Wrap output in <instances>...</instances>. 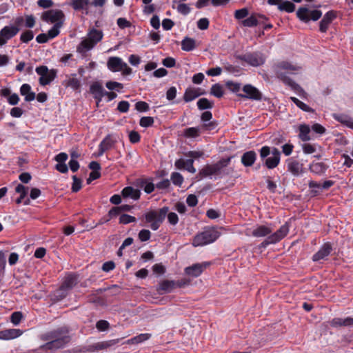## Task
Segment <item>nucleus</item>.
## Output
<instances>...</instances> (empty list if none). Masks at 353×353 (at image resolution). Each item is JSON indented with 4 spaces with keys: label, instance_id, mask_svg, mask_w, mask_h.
<instances>
[{
    "label": "nucleus",
    "instance_id": "obj_1",
    "mask_svg": "<svg viewBox=\"0 0 353 353\" xmlns=\"http://www.w3.org/2000/svg\"><path fill=\"white\" fill-rule=\"evenodd\" d=\"M301 67L296 64H293L288 61H281L275 65L274 70L276 73L278 78L283 81V83L290 86L295 90H303L301 87L293 81L290 78L288 77L285 74H296L300 70Z\"/></svg>",
    "mask_w": 353,
    "mask_h": 353
},
{
    "label": "nucleus",
    "instance_id": "obj_2",
    "mask_svg": "<svg viewBox=\"0 0 353 353\" xmlns=\"http://www.w3.org/2000/svg\"><path fill=\"white\" fill-rule=\"evenodd\" d=\"M68 332V329L66 327H59L50 332L48 334V339H51V341L45 344L42 347L52 350L64 347L70 341Z\"/></svg>",
    "mask_w": 353,
    "mask_h": 353
},
{
    "label": "nucleus",
    "instance_id": "obj_3",
    "mask_svg": "<svg viewBox=\"0 0 353 353\" xmlns=\"http://www.w3.org/2000/svg\"><path fill=\"white\" fill-rule=\"evenodd\" d=\"M103 34L101 30L95 28L91 29L85 38H84L77 46V52H85L92 49L95 45L101 41Z\"/></svg>",
    "mask_w": 353,
    "mask_h": 353
},
{
    "label": "nucleus",
    "instance_id": "obj_4",
    "mask_svg": "<svg viewBox=\"0 0 353 353\" xmlns=\"http://www.w3.org/2000/svg\"><path fill=\"white\" fill-rule=\"evenodd\" d=\"M168 212V208L164 207L158 210H150L144 214L145 223L152 230H157Z\"/></svg>",
    "mask_w": 353,
    "mask_h": 353
},
{
    "label": "nucleus",
    "instance_id": "obj_5",
    "mask_svg": "<svg viewBox=\"0 0 353 353\" xmlns=\"http://www.w3.org/2000/svg\"><path fill=\"white\" fill-rule=\"evenodd\" d=\"M220 233L213 228H209L203 232L197 234L192 240V245L194 247L203 246L215 241L219 236Z\"/></svg>",
    "mask_w": 353,
    "mask_h": 353
},
{
    "label": "nucleus",
    "instance_id": "obj_6",
    "mask_svg": "<svg viewBox=\"0 0 353 353\" xmlns=\"http://www.w3.org/2000/svg\"><path fill=\"white\" fill-rule=\"evenodd\" d=\"M107 66L111 71L122 72L124 75H129L132 73V69L120 57H110L107 62Z\"/></svg>",
    "mask_w": 353,
    "mask_h": 353
},
{
    "label": "nucleus",
    "instance_id": "obj_7",
    "mask_svg": "<svg viewBox=\"0 0 353 353\" xmlns=\"http://www.w3.org/2000/svg\"><path fill=\"white\" fill-rule=\"evenodd\" d=\"M37 73L40 75L39 83L41 85H46L52 81L57 75V72L54 70H49L47 66L42 65L36 68Z\"/></svg>",
    "mask_w": 353,
    "mask_h": 353
},
{
    "label": "nucleus",
    "instance_id": "obj_8",
    "mask_svg": "<svg viewBox=\"0 0 353 353\" xmlns=\"http://www.w3.org/2000/svg\"><path fill=\"white\" fill-rule=\"evenodd\" d=\"M230 162V159H222L217 163L212 165H205L199 172L202 176H208L212 174H216L220 172L221 170L227 166Z\"/></svg>",
    "mask_w": 353,
    "mask_h": 353
},
{
    "label": "nucleus",
    "instance_id": "obj_9",
    "mask_svg": "<svg viewBox=\"0 0 353 353\" xmlns=\"http://www.w3.org/2000/svg\"><path fill=\"white\" fill-rule=\"evenodd\" d=\"M296 15L300 20L307 22L310 19L313 21L318 20L321 17L322 12L318 10L310 11L306 8H300L296 11Z\"/></svg>",
    "mask_w": 353,
    "mask_h": 353
},
{
    "label": "nucleus",
    "instance_id": "obj_10",
    "mask_svg": "<svg viewBox=\"0 0 353 353\" xmlns=\"http://www.w3.org/2000/svg\"><path fill=\"white\" fill-rule=\"evenodd\" d=\"M243 93L238 94L241 98L249 99L251 100L260 101L262 99L261 92L255 87L250 84L245 85L242 88Z\"/></svg>",
    "mask_w": 353,
    "mask_h": 353
},
{
    "label": "nucleus",
    "instance_id": "obj_11",
    "mask_svg": "<svg viewBox=\"0 0 353 353\" xmlns=\"http://www.w3.org/2000/svg\"><path fill=\"white\" fill-rule=\"evenodd\" d=\"M65 15L60 10H50L43 13L41 19L50 23H63Z\"/></svg>",
    "mask_w": 353,
    "mask_h": 353
},
{
    "label": "nucleus",
    "instance_id": "obj_12",
    "mask_svg": "<svg viewBox=\"0 0 353 353\" xmlns=\"http://www.w3.org/2000/svg\"><path fill=\"white\" fill-rule=\"evenodd\" d=\"M289 232V225L286 223L283 225L278 230L271 235H269L265 240V243L273 244L280 241L283 239Z\"/></svg>",
    "mask_w": 353,
    "mask_h": 353
},
{
    "label": "nucleus",
    "instance_id": "obj_13",
    "mask_svg": "<svg viewBox=\"0 0 353 353\" xmlns=\"http://www.w3.org/2000/svg\"><path fill=\"white\" fill-rule=\"evenodd\" d=\"M19 28L14 26H7L3 28L0 31V46L5 45L8 40L14 37Z\"/></svg>",
    "mask_w": 353,
    "mask_h": 353
},
{
    "label": "nucleus",
    "instance_id": "obj_14",
    "mask_svg": "<svg viewBox=\"0 0 353 353\" xmlns=\"http://www.w3.org/2000/svg\"><path fill=\"white\" fill-rule=\"evenodd\" d=\"M210 263L204 262L202 263H195L191 266L185 268V272L187 275L192 277H197L201 274L205 269L209 266Z\"/></svg>",
    "mask_w": 353,
    "mask_h": 353
},
{
    "label": "nucleus",
    "instance_id": "obj_15",
    "mask_svg": "<svg viewBox=\"0 0 353 353\" xmlns=\"http://www.w3.org/2000/svg\"><path fill=\"white\" fill-rule=\"evenodd\" d=\"M214 127H215L214 123L212 122H210L208 123H204L201 128H188L184 130V135L188 138H195L199 135L201 130L203 129V130H210L214 129Z\"/></svg>",
    "mask_w": 353,
    "mask_h": 353
},
{
    "label": "nucleus",
    "instance_id": "obj_16",
    "mask_svg": "<svg viewBox=\"0 0 353 353\" xmlns=\"http://www.w3.org/2000/svg\"><path fill=\"white\" fill-rule=\"evenodd\" d=\"M119 342V339H112L106 341H101L90 345L88 347V350L90 352H95L101 350L107 349L111 346L117 344Z\"/></svg>",
    "mask_w": 353,
    "mask_h": 353
},
{
    "label": "nucleus",
    "instance_id": "obj_17",
    "mask_svg": "<svg viewBox=\"0 0 353 353\" xmlns=\"http://www.w3.org/2000/svg\"><path fill=\"white\" fill-rule=\"evenodd\" d=\"M194 160L192 159L185 160L179 159L175 161V166L177 169H185L190 173H195L196 169L193 166Z\"/></svg>",
    "mask_w": 353,
    "mask_h": 353
},
{
    "label": "nucleus",
    "instance_id": "obj_18",
    "mask_svg": "<svg viewBox=\"0 0 353 353\" xmlns=\"http://www.w3.org/2000/svg\"><path fill=\"white\" fill-rule=\"evenodd\" d=\"M336 17V12L333 10L327 12L320 21L319 30L322 32H325L329 25Z\"/></svg>",
    "mask_w": 353,
    "mask_h": 353
},
{
    "label": "nucleus",
    "instance_id": "obj_19",
    "mask_svg": "<svg viewBox=\"0 0 353 353\" xmlns=\"http://www.w3.org/2000/svg\"><path fill=\"white\" fill-rule=\"evenodd\" d=\"M77 276L75 274H70L65 277L64 281L63 282L59 291L63 292L70 290L77 285Z\"/></svg>",
    "mask_w": 353,
    "mask_h": 353
},
{
    "label": "nucleus",
    "instance_id": "obj_20",
    "mask_svg": "<svg viewBox=\"0 0 353 353\" xmlns=\"http://www.w3.org/2000/svg\"><path fill=\"white\" fill-rule=\"evenodd\" d=\"M116 142V140L112 139L110 134L107 135L103 140L100 143L99 146V156L102 155L105 151L110 149L114 143Z\"/></svg>",
    "mask_w": 353,
    "mask_h": 353
},
{
    "label": "nucleus",
    "instance_id": "obj_21",
    "mask_svg": "<svg viewBox=\"0 0 353 353\" xmlns=\"http://www.w3.org/2000/svg\"><path fill=\"white\" fill-rule=\"evenodd\" d=\"M176 288V282L174 281L164 280L159 283L157 291L159 294H163L164 293L170 292L174 288Z\"/></svg>",
    "mask_w": 353,
    "mask_h": 353
},
{
    "label": "nucleus",
    "instance_id": "obj_22",
    "mask_svg": "<svg viewBox=\"0 0 353 353\" xmlns=\"http://www.w3.org/2000/svg\"><path fill=\"white\" fill-rule=\"evenodd\" d=\"M288 170L294 176H299L303 172V165L299 161L289 159L287 163Z\"/></svg>",
    "mask_w": 353,
    "mask_h": 353
},
{
    "label": "nucleus",
    "instance_id": "obj_23",
    "mask_svg": "<svg viewBox=\"0 0 353 353\" xmlns=\"http://www.w3.org/2000/svg\"><path fill=\"white\" fill-rule=\"evenodd\" d=\"M22 332L19 329H8L0 332V339L10 340L21 336Z\"/></svg>",
    "mask_w": 353,
    "mask_h": 353
},
{
    "label": "nucleus",
    "instance_id": "obj_24",
    "mask_svg": "<svg viewBox=\"0 0 353 353\" xmlns=\"http://www.w3.org/2000/svg\"><path fill=\"white\" fill-rule=\"evenodd\" d=\"M244 60L252 66H259L264 63V59L258 54H245Z\"/></svg>",
    "mask_w": 353,
    "mask_h": 353
},
{
    "label": "nucleus",
    "instance_id": "obj_25",
    "mask_svg": "<svg viewBox=\"0 0 353 353\" xmlns=\"http://www.w3.org/2000/svg\"><path fill=\"white\" fill-rule=\"evenodd\" d=\"M332 250L330 245L325 243L322 248L313 256L312 259L314 261H318L324 259L327 256Z\"/></svg>",
    "mask_w": 353,
    "mask_h": 353
},
{
    "label": "nucleus",
    "instance_id": "obj_26",
    "mask_svg": "<svg viewBox=\"0 0 353 353\" xmlns=\"http://www.w3.org/2000/svg\"><path fill=\"white\" fill-rule=\"evenodd\" d=\"M200 88H188L183 96V99L186 102L191 101L196 99V97H199L201 94H203L204 92H200Z\"/></svg>",
    "mask_w": 353,
    "mask_h": 353
},
{
    "label": "nucleus",
    "instance_id": "obj_27",
    "mask_svg": "<svg viewBox=\"0 0 353 353\" xmlns=\"http://www.w3.org/2000/svg\"><path fill=\"white\" fill-rule=\"evenodd\" d=\"M272 228L266 225H258L252 231V235L254 237H264L272 232Z\"/></svg>",
    "mask_w": 353,
    "mask_h": 353
},
{
    "label": "nucleus",
    "instance_id": "obj_28",
    "mask_svg": "<svg viewBox=\"0 0 353 353\" xmlns=\"http://www.w3.org/2000/svg\"><path fill=\"white\" fill-rule=\"evenodd\" d=\"M256 158V154L254 151H248L245 152L241 157V163L246 167L254 164Z\"/></svg>",
    "mask_w": 353,
    "mask_h": 353
},
{
    "label": "nucleus",
    "instance_id": "obj_29",
    "mask_svg": "<svg viewBox=\"0 0 353 353\" xmlns=\"http://www.w3.org/2000/svg\"><path fill=\"white\" fill-rule=\"evenodd\" d=\"M121 194L124 198H131L134 200H137L140 197V191L130 186L123 188Z\"/></svg>",
    "mask_w": 353,
    "mask_h": 353
},
{
    "label": "nucleus",
    "instance_id": "obj_30",
    "mask_svg": "<svg viewBox=\"0 0 353 353\" xmlns=\"http://www.w3.org/2000/svg\"><path fill=\"white\" fill-rule=\"evenodd\" d=\"M90 92L95 99L101 101L102 97H104L105 90L99 83L96 82L90 86Z\"/></svg>",
    "mask_w": 353,
    "mask_h": 353
},
{
    "label": "nucleus",
    "instance_id": "obj_31",
    "mask_svg": "<svg viewBox=\"0 0 353 353\" xmlns=\"http://www.w3.org/2000/svg\"><path fill=\"white\" fill-rule=\"evenodd\" d=\"M279 157L281 158L280 151L276 148H272V149L269 146H263L260 150V157L262 159L266 158L268 155Z\"/></svg>",
    "mask_w": 353,
    "mask_h": 353
},
{
    "label": "nucleus",
    "instance_id": "obj_32",
    "mask_svg": "<svg viewBox=\"0 0 353 353\" xmlns=\"http://www.w3.org/2000/svg\"><path fill=\"white\" fill-rule=\"evenodd\" d=\"M21 94L25 97L26 101H32L35 99V93L31 92V87L29 84H23L20 88Z\"/></svg>",
    "mask_w": 353,
    "mask_h": 353
},
{
    "label": "nucleus",
    "instance_id": "obj_33",
    "mask_svg": "<svg viewBox=\"0 0 353 353\" xmlns=\"http://www.w3.org/2000/svg\"><path fill=\"white\" fill-rule=\"evenodd\" d=\"M197 47L196 41L190 37H185L181 41V49L186 52L193 50Z\"/></svg>",
    "mask_w": 353,
    "mask_h": 353
},
{
    "label": "nucleus",
    "instance_id": "obj_34",
    "mask_svg": "<svg viewBox=\"0 0 353 353\" xmlns=\"http://www.w3.org/2000/svg\"><path fill=\"white\" fill-rule=\"evenodd\" d=\"M334 117L342 124L353 129V119L345 114H334Z\"/></svg>",
    "mask_w": 353,
    "mask_h": 353
},
{
    "label": "nucleus",
    "instance_id": "obj_35",
    "mask_svg": "<svg viewBox=\"0 0 353 353\" xmlns=\"http://www.w3.org/2000/svg\"><path fill=\"white\" fill-rule=\"evenodd\" d=\"M28 188L22 184H18L15 188L16 192L19 193V197L16 200L17 204L21 203L27 195Z\"/></svg>",
    "mask_w": 353,
    "mask_h": 353
},
{
    "label": "nucleus",
    "instance_id": "obj_36",
    "mask_svg": "<svg viewBox=\"0 0 353 353\" xmlns=\"http://www.w3.org/2000/svg\"><path fill=\"white\" fill-rule=\"evenodd\" d=\"M310 132V127L307 125H301L299 127V138L303 141H307L310 140V137L309 136V133Z\"/></svg>",
    "mask_w": 353,
    "mask_h": 353
},
{
    "label": "nucleus",
    "instance_id": "obj_37",
    "mask_svg": "<svg viewBox=\"0 0 353 353\" xmlns=\"http://www.w3.org/2000/svg\"><path fill=\"white\" fill-rule=\"evenodd\" d=\"M279 162H280V157H275V156H271V157L265 159L264 164L268 169H273V168H276L279 164Z\"/></svg>",
    "mask_w": 353,
    "mask_h": 353
},
{
    "label": "nucleus",
    "instance_id": "obj_38",
    "mask_svg": "<svg viewBox=\"0 0 353 353\" xmlns=\"http://www.w3.org/2000/svg\"><path fill=\"white\" fill-rule=\"evenodd\" d=\"M151 336L150 334H141L138 336H136L130 340L128 341V344H137L141 342H143L145 341L148 340Z\"/></svg>",
    "mask_w": 353,
    "mask_h": 353
},
{
    "label": "nucleus",
    "instance_id": "obj_39",
    "mask_svg": "<svg viewBox=\"0 0 353 353\" xmlns=\"http://www.w3.org/2000/svg\"><path fill=\"white\" fill-rule=\"evenodd\" d=\"M326 166L323 163H313L310 165V170L316 174H321L325 171Z\"/></svg>",
    "mask_w": 353,
    "mask_h": 353
},
{
    "label": "nucleus",
    "instance_id": "obj_40",
    "mask_svg": "<svg viewBox=\"0 0 353 353\" xmlns=\"http://www.w3.org/2000/svg\"><path fill=\"white\" fill-rule=\"evenodd\" d=\"M279 9L281 11H286L288 12H292L295 9V6L294 3L289 1H281L279 4Z\"/></svg>",
    "mask_w": 353,
    "mask_h": 353
},
{
    "label": "nucleus",
    "instance_id": "obj_41",
    "mask_svg": "<svg viewBox=\"0 0 353 353\" xmlns=\"http://www.w3.org/2000/svg\"><path fill=\"white\" fill-rule=\"evenodd\" d=\"M226 87L232 92L236 93L237 95L240 94L239 92L242 90V88L239 83L228 81L225 83Z\"/></svg>",
    "mask_w": 353,
    "mask_h": 353
},
{
    "label": "nucleus",
    "instance_id": "obj_42",
    "mask_svg": "<svg viewBox=\"0 0 353 353\" xmlns=\"http://www.w3.org/2000/svg\"><path fill=\"white\" fill-rule=\"evenodd\" d=\"M90 0H73L72 6L76 10L84 9L89 4Z\"/></svg>",
    "mask_w": 353,
    "mask_h": 353
},
{
    "label": "nucleus",
    "instance_id": "obj_43",
    "mask_svg": "<svg viewBox=\"0 0 353 353\" xmlns=\"http://www.w3.org/2000/svg\"><path fill=\"white\" fill-rule=\"evenodd\" d=\"M210 93L212 95L220 98L223 95V87L220 84L216 83L212 86Z\"/></svg>",
    "mask_w": 353,
    "mask_h": 353
},
{
    "label": "nucleus",
    "instance_id": "obj_44",
    "mask_svg": "<svg viewBox=\"0 0 353 353\" xmlns=\"http://www.w3.org/2000/svg\"><path fill=\"white\" fill-rule=\"evenodd\" d=\"M73 75L67 80L65 85L68 87L72 88L74 90H77L80 87L79 80Z\"/></svg>",
    "mask_w": 353,
    "mask_h": 353
},
{
    "label": "nucleus",
    "instance_id": "obj_45",
    "mask_svg": "<svg viewBox=\"0 0 353 353\" xmlns=\"http://www.w3.org/2000/svg\"><path fill=\"white\" fill-rule=\"evenodd\" d=\"M62 26V23H58L48 30L47 34L49 39H53L57 37L59 33V29Z\"/></svg>",
    "mask_w": 353,
    "mask_h": 353
},
{
    "label": "nucleus",
    "instance_id": "obj_46",
    "mask_svg": "<svg viewBox=\"0 0 353 353\" xmlns=\"http://www.w3.org/2000/svg\"><path fill=\"white\" fill-rule=\"evenodd\" d=\"M197 105L200 110L210 109L212 108V103L206 98L200 99L197 101Z\"/></svg>",
    "mask_w": 353,
    "mask_h": 353
},
{
    "label": "nucleus",
    "instance_id": "obj_47",
    "mask_svg": "<svg viewBox=\"0 0 353 353\" xmlns=\"http://www.w3.org/2000/svg\"><path fill=\"white\" fill-rule=\"evenodd\" d=\"M290 99L301 110L305 112H312L313 110L309 107L307 104L304 103L301 101L299 100L296 97H291Z\"/></svg>",
    "mask_w": 353,
    "mask_h": 353
},
{
    "label": "nucleus",
    "instance_id": "obj_48",
    "mask_svg": "<svg viewBox=\"0 0 353 353\" xmlns=\"http://www.w3.org/2000/svg\"><path fill=\"white\" fill-rule=\"evenodd\" d=\"M171 180L174 185L181 186L183 182V177L179 172H173L171 174Z\"/></svg>",
    "mask_w": 353,
    "mask_h": 353
},
{
    "label": "nucleus",
    "instance_id": "obj_49",
    "mask_svg": "<svg viewBox=\"0 0 353 353\" xmlns=\"http://www.w3.org/2000/svg\"><path fill=\"white\" fill-rule=\"evenodd\" d=\"M243 24L246 27L256 26L258 24V19L256 17L251 16L243 21Z\"/></svg>",
    "mask_w": 353,
    "mask_h": 353
},
{
    "label": "nucleus",
    "instance_id": "obj_50",
    "mask_svg": "<svg viewBox=\"0 0 353 353\" xmlns=\"http://www.w3.org/2000/svg\"><path fill=\"white\" fill-rule=\"evenodd\" d=\"M136 218L128 214H122L119 218V223L121 224H128L130 223L135 222Z\"/></svg>",
    "mask_w": 353,
    "mask_h": 353
},
{
    "label": "nucleus",
    "instance_id": "obj_51",
    "mask_svg": "<svg viewBox=\"0 0 353 353\" xmlns=\"http://www.w3.org/2000/svg\"><path fill=\"white\" fill-rule=\"evenodd\" d=\"M154 123V119L151 117H143L140 119L139 124L141 126L147 128L151 126Z\"/></svg>",
    "mask_w": 353,
    "mask_h": 353
},
{
    "label": "nucleus",
    "instance_id": "obj_52",
    "mask_svg": "<svg viewBox=\"0 0 353 353\" xmlns=\"http://www.w3.org/2000/svg\"><path fill=\"white\" fill-rule=\"evenodd\" d=\"M330 325L333 327L347 326V322H346V318H335L332 320V321L330 322Z\"/></svg>",
    "mask_w": 353,
    "mask_h": 353
},
{
    "label": "nucleus",
    "instance_id": "obj_53",
    "mask_svg": "<svg viewBox=\"0 0 353 353\" xmlns=\"http://www.w3.org/2000/svg\"><path fill=\"white\" fill-rule=\"evenodd\" d=\"M34 37L33 32L31 30H27L21 34V40L23 43H28Z\"/></svg>",
    "mask_w": 353,
    "mask_h": 353
},
{
    "label": "nucleus",
    "instance_id": "obj_54",
    "mask_svg": "<svg viewBox=\"0 0 353 353\" xmlns=\"http://www.w3.org/2000/svg\"><path fill=\"white\" fill-rule=\"evenodd\" d=\"M6 263V255L3 251H0V276L3 274Z\"/></svg>",
    "mask_w": 353,
    "mask_h": 353
},
{
    "label": "nucleus",
    "instance_id": "obj_55",
    "mask_svg": "<svg viewBox=\"0 0 353 353\" xmlns=\"http://www.w3.org/2000/svg\"><path fill=\"white\" fill-rule=\"evenodd\" d=\"M302 149L303 152L307 154H312L316 152L315 145H312L310 143H303L302 145Z\"/></svg>",
    "mask_w": 353,
    "mask_h": 353
},
{
    "label": "nucleus",
    "instance_id": "obj_56",
    "mask_svg": "<svg viewBox=\"0 0 353 353\" xmlns=\"http://www.w3.org/2000/svg\"><path fill=\"white\" fill-rule=\"evenodd\" d=\"M72 190L77 192L81 188V180L78 179L75 175L72 176Z\"/></svg>",
    "mask_w": 353,
    "mask_h": 353
},
{
    "label": "nucleus",
    "instance_id": "obj_57",
    "mask_svg": "<svg viewBox=\"0 0 353 353\" xmlns=\"http://www.w3.org/2000/svg\"><path fill=\"white\" fill-rule=\"evenodd\" d=\"M106 88L110 90H120L123 88V85L116 81H108L105 84Z\"/></svg>",
    "mask_w": 353,
    "mask_h": 353
},
{
    "label": "nucleus",
    "instance_id": "obj_58",
    "mask_svg": "<svg viewBox=\"0 0 353 353\" xmlns=\"http://www.w3.org/2000/svg\"><path fill=\"white\" fill-rule=\"evenodd\" d=\"M23 317L22 313L20 312H14L10 316L11 322L14 325H18Z\"/></svg>",
    "mask_w": 353,
    "mask_h": 353
},
{
    "label": "nucleus",
    "instance_id": "obj_59",
    "mask_svg": "<svg viewBox=\"0 0 353 353\" xmlns=\"http://www.w3.org/2000/svg\"><path fill=\"white\" fill-rule=\"evenodd\" d=\"M197 27L199 29L204 30L209 27V20L207 18H201L197 21Z\"/></svg>",
    "mask_w": 353,
    "mask_h": 353
},
{
    "label": "nucleus",
    "instance_id": "obj_60",
    "mask_svg": "<svg viewBox=\"0 0 353 353\" xmlns=\"http://www.w3.org/2000/svg\"><path fill=\"white\" fill-rule=\"evenodd\" d=\"M177 11L183 15H186L190 13V8L185 3H179L177 6Z\"/></svg>",
    "mask_w": 353,
    "mask_h": 353
},
{
    "label": "nucleus",
    "instance_id": "obj_61",
    "mask_svg": "<svg viewBox=\"0 0 353 353\" xmlns=\"http://www.w3.org/2000/svg\"><path fill=\"white\" fill-rule=\"evenodd\" d=\"M151 233L148 230H141L139 233V238L141 241H146L150 239Z\"/></svg>",
    "mask_w": 353,
    "mask_h": 353
},
{
    "label": "nucleus",
    "instance_id": "obj_62",
    "mask_svg": "<svg viewBox=\"0 0 353 353\" xmlns=\"http://www.w3.org/2000/svg\"><path fill=\"white\" fill-rule=\"evenodd\" d=\"M109 323L105 320H100L96 324V327L99 331H105L109 327Z\"/></svg>",
    "mask_w": 353,
    "mask_h": 353
},
{
    "label": "nucleus",
    "instance_id": "obj_63",
    "mask_svg": "<svg viewBox=\"0 0 353 353\" xmlns=\"http://www.w3.org/2000/svg\"><path fill=\"white\" fill-rule=\"evenodd\" d=\"M136 109L139 112H146L149 110V105L146 102L139 101L135 105Z\"/></svg>",
    "mask_w": 353,
    "mask_h": 353
},
{
    "label": "nucleus",
    "instance_id": "obj_64",
    "mask_svg": "<svg viewBox=\"0 0 353 353\" xmlns=\"http://www.w3.org/2000/svg\"><path fill=\"white\" fill-rule=\"evenodd\" d=\"M117 25L120 28L124 29L130 27L131 23L126 19L121 17L117 19Z\"/></svg>",
    "mask_w": 353,
    "mask_h": 353
}]
</instances>
